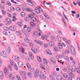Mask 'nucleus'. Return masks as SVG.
Here are the masks:
<instances>
[{
  "mask_svg": "<svg viewBox=\"0 0 80 80\" xmlns=\"http://www.w3.org/2000/svg\"><path fill=\"white\" fill-rule=\"evenodd\" d=\"M37 30L39 32V33H38L37 31H35L34 32H32V35L33 36V37L35 38H37L38 36H41V35L42 33V32L39 28H38L37 29Z\"/></svg>",
  "mask_w": 80,
  "mask_h": 80,
  "instance_id": "nucleus-1",
  "label": "nucleus"
},
{
  "mask_svg": "<svg viewBox=\"0 0 80 80\" xmlns=\"http://www.w3.org/2000/svg\"><path fill=\"white\" fill-rule=\"evenodd\" d=\"M9 38L11 41H13L15 40V36L13 34H12L9 35Z\"/></svg>",
  "mask_w": 80,
  "mask_h": 80,
  "instance_id": "nucleus-2",
  "label": "nucleus"
},
{
  "mask_svg": "<svg viewBox=\"0 0 80 80\" xmlns=\"http://www.w3.org/2000/svg\"><path fill=\"white\" fill-rule=\"evenodd\" d=\"M35 73L34 74V77L35 78H37L39 75V74L40 73V72L39 71L38 69H37L35 72Z\"/></svg>",
  "mask_w": 80,
  "mask_h": 80,
  "instance_id": "nucleus-3",
  "label": "nucleus"
},
{
  "mask_svg": "<svg viewBox=\"0 0 80 80\" xmlns=\"http://www.w3.org/2000/svg\"><path fill=\"white\" fill-rule=\"evenodd\" d=\"M72 70H76L79 73H80V71H79V69L78 68H76V66L74 65H73L72 67Z\"/></svg>",
  "mask_w": 80,
  "mask_h": 80,
  "instance_id": "nucleus-4",
  "label": "nucleus"
},
{
  "mask_svg": "<svg viewBox=\"0 0 80 80\" xmlns=\"http://www.w3.org/2000/svg\"><path fill=\"white\" fill-rule=\"evenodd\" d=\"M70 49H71V52L73 53V54H74V55L76 53L75 52V48H74L73 47V46H71L70 47Z\"/></svg>",
  "mask_w": 80,
  "mask_h": 80,
  "instance_id": "nucleus-5",
  "label": "nucleus"
},
{
  "mask_svg": "<svg viewBox=\"0 0 80 80\" xmlns=\"http://www.w3.org/2000/svg\"><path fill=\"white\" fill-rule=\"evenodd\" d=\"M1 55L4 57V58H7L8 57L7 54L3 51H2L1 53Z\"/></svg>",
  "mask_w": 80,
  "mask_h": 80,
  "instance_id": "nucleus-6",
  "label": "nucleus"
},
{
  "mask_svg": "<svg viewBox=\"0 0 80 80\" xmlns=\"http://www.w3.org/2000/svg\"><path fill=\"white\" fill-rule=\"evenodd\" d=\"M18 67L19 68H22L23 65V63L21 61H19L18 63Z\"/></svg>",
  "mask_w": 80,
  "mask_h": 80,
  "instance_id": "nucleus-7",
  "label": "nucleus"
},
{
  "mask_svg": "<svg viewBox=\"0 0 80 80\" xmlns=\"http://www.w3.org/2000/svg\"><path fill=\"white\" fill-rule=\"evenodd\" d=\"M35 11L37 13H38L40 12V11H42V9L40 8H39V9L36 8L35 9Z\"/></svg>",
  "mask_w": 80,
  "mask_h": 80,
  "instance_id": "nucleus-8",
  "label": "nucleus"
},
{
  "mask_svg": "<svg viewBox=\"0 0 80 80\" xmlns=\"http://www.w3.org/2000/svg\"><path fill=\"white\" fill-rule=\"evenodd\" d=\"M20 75L21 76H26L27 74L25 72V71H22L20 72Z\"/></svg>",
  "mask_w": 80,
  "mask_h": 80,
  "instance_id": "nucleus-9",
  "label": "nucleus"
},
{
  "mask_svg": "<svg viewBox=\"0 0 80 80\" xmlns=\"http://www.w3.org/2000/svg\"><path fill=\"white\" fill-rule=\"evenodd\" d=\"M29 57H30L32 60H33L34 59V56H33V54L31 52H29Z\"/></svg>",
  "mask_w": 80,
  "mask_h": 80,
  "instance_id": "nucleus-10",
  "label": "nucleus"
},
{
  "mask_svg": "<svg viewBox=\"0 0 80 80\" xmlns=\"http://www.w3.org/2000/svg\"><path fill=\"white\" fill-rule=\"evenodd\" d=\"M30 71V72L31 74H33L35 70L34 69V68H30L28 69Z\"/></svg>",
  "mask_w": 80,
  "mask_h": 80,
  "instance_id": "nucleus-11",
  "label": "nucleus"
},
{
  "mask_svg": "<svg viewBox=\"0 0 80 80\" xmlns=\"http://www.w3.org/2000/svg\"><path fill=\"white\" fill-rule=\"evenodd\" d=\"M49 45L50 46H52V47H53L55 45V42L53 41H50L49 42Z\"/></svg>",
  "mask_w": 80,
  "mask_h": 80,
  "instance_id": "nucleus-12",
  "label": "nucleus"
},
{
  "mask_svg": "<svg viewBox=\"0 0 80 80\" xmlns=\"http://www.w3.org/2000/svg\"><path fill=\"white\" fill-rule=\"evenodd\" d=\"M6 22H7V23L9 25H10V24H11V23H12V21L10 20V19L9 18H6Z\"/></svg>",
  "mask_w": 80,
  "mask_h": 80,
  "instance_id": "nucleus-13",
  "label": "nucleus"
},
{
  "mask_svg": "<svg viewBox=\"0 0 80 80\" xmlns=\"http://www.w3.org/2000/svg\"><path fill=\"white\" fill-rule=\"evenodd\" d=\"M45 65L43 64V63H40V67L41 69H42V70H45V68L44 67H45Z\"/></svg>",
  "mask_w": 80,
  "mask_h": 80,
  "instance_id": "nucleus-14",
  "label": "nucleus"
},
{
  "mask_svg": "<svg viewBox=\"0 0 80 80\" xmlns=\"http://www.w3.org/2000/svg\"><path fill=\"white\" fill-rule=\"evenodd\" d=\"M4 73H6L7 75L8 74L9 72H8V69L7 68H4Z\"/></svg>",
  "mask_w": 80,
  "mask_h": 80,
  "instance_id": "nucleus-15",
  "label": "nucleus"
},
{
  "mask_svg": "<svg viewBox=\"0 0 80 80\" xmlns=\"http://www.w3.org/2000/svg\"><path fill=\"white\" fill-rule=\"evenodd\" d=\"M56 78L58 80H62V77L60 75H58L56 77Z\"/></svg>",
  "mask_w": 80,
  "mask_h": 80,
  "instance_id": "nucleus-16",
  "label": "nucleus"
},
{
  "mask_svg": "<svg viewBox=\"0 0 80 80\" xmlns=\"http://www.w3.org/2000/svg\"><path fill=\"white\" fill-rule=\"evenodd\" d=\"M39 78L41 79H44L45 78V76L43 74H41L39 75Z\"/></svg>",
  "mask_w": 80,
  "mask_h": 80,
  "instance_id": "nucleus-17",
  "label": "nucleus"
},
{
  "mask_svg": "<svg viewBox=\"0 0 80 80\" xmlns=\"http://www.w3.org/2000/svg\"><path fill=\"white\" fill-rule=\"evenodd\" d=\"M61 42H59L58 44V47L60 49H62L63 48V46L61 44Z\"/></svg>",
  "mask_w": 80,
  "mask_h": 80,
  "instance_id": "nucleus-18",
  "label": "nucleus"
},
{
  "mask_svg": "<svg viewBox=\"0 0 80 80\" xmlns=\"http://www.w3.org/2000/svg\"><path fill=\"white\" fill-rule=\"evenodd\" d=\"M24 41L25 43H28L29 42H30V40L27 37H25L24 38Z\"/></svg>",
  "mask_w": 80,
  "mask_h": 80,
  "instance_id": "nucleus-19",
  "label": "nucleus"
},
{
  "mask_svg": "<svg viewBox=\"0 0 80 80\" xmlns=\"http://www.w3.org/2000/svg\"><path fill=\"white\" fill-rule=\"evenodd\" d=\"M43 14L46 18H47L48 19H49L50 18V17L47 15V14L44 12L43 13Z\"/></svg>",
  "mask_w": 80,
  "mask_h": 80,
  "instance_id": "nucleus-20",
  "label": "nucleus"
},
{
  "mask_svg": "<svg viewBox=\"0 0 80 80\" xmlns=\"http://www.w3.org/2000/svg\"><path fill=\"white\" fill-rule=\"evenodd\" d=\"M14 60L15 61L17 62L18 60H20V57L18 56H16L14 58Z\"/></svg>",
  "mask_w": 80,
  "mask_h": 80,
  "instance_id": "nucleus-21",
  "label": "nucleus"
},
{
  "mask_svg": "<svg viewBox=\"0 0 80 80\" xmlns=\"http://www.w3.org/2000/svg\"><path fill=\"white\" fill-rule=\"evenodd\" d=\"M19 50L22 53H25V50H24V48H21L19 49Z\"/></svg>",
  "mask_w": 80,
  "mask_h": 80,
  "instance_id": "nucleus-22",
  "label": "nucleus"
},
{
  "mask_svg": "<svg viewBox=\"0 0 80 80\" xmlns=\"http://www.w3.org/2000/svg\"><path fill=\"white\" fill-rule=\"evenodd\" d=\"M17 24L18 27H22V26H23V24H22V23L20 22H18L17 23Z\"/></svg>",
  "mask_w": 80,
  "mask_h": 80,
  "instance_id": "nucleus-23",
  "label": "nucleus"
},
{
  "mask_svg": "<svg viewBox=\"0 0 80 80\" xmlns=\"http://www.w3.org/2000/svg\"><path fill=\"white\" fill-rule=\"evenodd\" d=\"M8 29L9 30H13V28H14V27L13 26H9L8 28Z\"/></svg>",
  "mask_w": 80,
  "mask_h": 80,
  "instance_id": "nucleus-24",
  "label": "nucleus"
},
{
  "mask_svg": "<svg viewBox=\"0 0 80 80\" xmlns=\"http://www.w3.org/2000/svg\"><path fill=\"white\" fill-rule=\"evenodd\" d=\"M31 50L32 52H33V53H37V52L35 51V49L34 48H31Z\"/></svg>",
  "mask_w": 80,
  "mask_h": 80,
  "instance_id": "nucleus-25",
  "label": "nucleus"
},
{
  "mask_svg": "<svg viewBox=\"0 0 80 80\" xmlns=\"http://www.w3.org/2000/svg\"><path fill=\"white\" fill-rule=\"evenodd\" d=\"M8 49H6V51L8 53H10V48L9 46H7Z\"/></svg>",
  "mask_w": 80,
  "mask_h": 80,
  "instance_id": "nucleus-26",
  "label": "nucleus"
},
{
  "mask_svg": "<svg viewBox=\"0 0 80 80\" xmlns=\"http://www.w3.org/2000/svg\"><path fill=\"white\" fill-rule=\"evenodd\" d=\"M50 60H51L52 63H55L56 62V61L55 59L53 58H51Z\"/></svg>",
  "mask_w": 80,
  "mask_h": 80,
  "instance_id": "nucleus-27",
  "label": "nucleus"
},
{
  "mask_svg": "<svg viewBox=\"0 0 80 80\" xmlns=\"http://www.w3.org/2000/svg\"><path fill=\"white\" fill-rule=\"evenodd\" d=\"M57 37L58 39V41L59 42H62V40L61 39V37H60V36H58Z\"/></svg>",
  "mask_w": 80,
  "mask_h": 80,
  "instance_id": "nucleus-28",
  "label": "nucleus"
},
{
  "mask_svg": "<svg viewBox=\"0 0 80 80\" xmlns=\"http://www.w3.org/2000/svg\"><path fill=\"white\" fill-rule=\"evenodd\" d=\"M62 56L61 55H58L57 56L56 58H57V59H60L61 58H62Z\"/></svg>",
  "mask_w": 80,
  "mask_h": 80,
  "instance_id": "nucleus-29",
  "label": "nucleus"
},
{
  "mask_svg": "<svg viewBox=\"0 0 80 80\" xmlns=\"http://www.w3.org/2000/svg\"><path fill=\"white\" fill-rule=\"evenodd\" d=\"M37 58L38 62H42V59H41V58H40V57L38 56L37 57Z\"/></svg>",
  "mask_w": 80,
  "mask_h": 80,
  "instance_id": "nucleus-30",
  "label": "nucleus"
},
{
  "mask_svg": "<svg viewBox=\"0 0 80 80\" xmlns=\"http://www.w3.org/2000/svg\"><path fill=\"white\" fill-rule=\"evenodd\" d=\"M47 36H45L44 35H42L41 36V38H42V40H44V39H45V38H47Z\"/></svg>",
  "mask_w": 80,
  "mask_h": 80,
  "instance_id": "nucleus-31",
  "label": "nucleus"
},
{
  "mask_svg": "<svg viewBox=\"0 0 80 80\" xmlns=\"http://www.w3.org/2000/svg\"><path fill=\"white\" fill-rule=\"evenodd\" d=\"M30 24L33 27H35V24L33 22H31Z\"/></svg>",
  "mask_w": 80,
  "mask_h": 80,
  "instance_id": "nucleus-32",
  "label": "nucleus"
},
{
  "mask_svg": "<svg viewBox=\"0 0 80 80\" xmlns=\"http://www.w3.org/2000/svg\"><path fill=\"white\" fill-rule=\"evenodd\" d=\"M26 10L28 12H33V10L32 9H29L28 8H26Z\"/></svg>",
  "mask_w": 80,
  "mask_h": 80,
  "instance_id": "nucleus-33",
  "label": "nucleus"
},
{
  "mask_svg": "<svg viewBox=\"0 0 80 80\" xmlns=\"http://www.w3.org/2000/svg\"><path fill=\"white\" fill-rule=\"evenodd\" d=\"M32 29V28L30 27H28V32H31V30Z\"/></svg>",
  "mask_w": 80,
  "mask_h": 80,
  "instance_id": "nucleus-34",
  "label": "nucleus"
},
{
  "mask_svg": "<svg viewBox=\"0 0 80 80\" xmlns=\"http://www.w3.org/2000/svg\"><path fill=\"white\" fill-rule=\"evenodd\" d=\"M26 65L28 69L31 68V66H30V65L28 63H27Z\"/></svg>",
  "mask_w": 80,
  "mask_h": 80,
  "instance_id": "nucleus-35",
  "label": "nucleus"
},
{
  "mask_svg": "<svg viewBox=\"0 0 80 80\" xmlns=\"http://www.w3.org/2000/svg\"><path fill=\"white\" fill-rule=\"evenodd\" d=\"M21 15L22 17H25V12H22L21 14Z\"/></svg>",
  "mask_w": 80,
  "mask_h": 80,
  "instance_id": "nucleus-36",
  "label": "nucleus"
},
{
  "mask_svg": "<svg viewBox=\"0 0 80 80\" xmlns=\"http://www.w3.org/2000/svg\"><path fill=\"white\" fill-rule=\"evenodd\" d=\"M30 20L32 22H35V21L37 20V19H36L35 18H32Z\"/></svg>",
  "mask_w": 80,
  "mask_h": 80,
  "instance_id": "nucleus-37",
  "label": "nucleus"
},
{
  "mask_svg": "<svg viewBox=\"0 0 80 80\" xmlns=\"http://www.w3.org/2000/svg\"><path fill=\"white\" fill-rule=\"evenodd\" d=\"M63 77H65V78H68V75H67V74L66 73H63Z\"/></svg>",
  "mask_w": 80,
  "mask_h": 80,
  "instance_id": "nucleus-38",
  "label": "nucleus"
},
{
  "mask_svg": "<svg viewBox=\"0 0 80 80\" xmlns=\"http://www.w3.org/2000/svg\"><path fill=\"white\" fill-rule=\"evenodd\" d=\"M32 74H31L30 72H29L28 73V75L29 77H30V78L32 77Z\"/></svg>",
  "mask_w": 80,
  "mask_h": 80,
  "instance_id": "nucleus-39",
  "label": "nucleus"
},
{
  "mask_svg": "<svg viewBox=\"0 0 80 80\" xmlns=\"http://www.w3.org/2000/svg\"><path fill=\"white\" fill-rule=\"evenodd\" d=\"M16 77L18 80H21V79L20 78V77L19 75H16Z\"/></svg>",
  "mask_w": 80,
  "mask_h": 80,
  "instance_id": "nucleus-40",
  "label": "nucleus"
},
{
  "mask_svg": "<svg viewBox=\"0 0 80 80\" xmlns=\"http://www.w3.org/2000/svg\"><path fill=\"white\" fill-rule=\"evenodd\" d=\"M16 10H17V11H18V12H20L21 10V8H20L19 7H18L16 8Z\"/></svg>",
  "mask_w": 80,
  "mask_h": 80,
  "instance_id": "nucleus-41",
  "label": "nucleus"
},
{
  "mask_svg": "<svg viewBox=\"0 0 80 80\" xmlns=\"http://www.w3.org/2000/svg\"><path fill=\"white\" fill-rule=\"evenodd\" d=\"M70 76L71 77H72V78H73L74 77H75V74L73 73H71L70 74Z\"/></svg>",
  "mask_w": 80,
  "mask_h": 80,
  "instance_id": "nucleus-42",
  "label": "nucleus"
},
{
  "mask_svg": "<svg viewBox=\"0 0 80 80\" xmlns=\"http://www.w3.org/2000/svg\"><path fill=\"white\" fill-rule=\"evenodd\" d=\"M47 52L49 55H51V52H50V51L49 49L47 50Z\"/></svg>",
  "mask_w": 80,
  "mask_h": 80,
  "instance_id": "nucleus-43",
  "label": "nucleus"
},
{
  "mask_svg": "<svg viewBox=\"0 0 80 80\" xmlns=\"http://www.w3.org/2000/svg\"><path fill=\"white\" fill-rule=\"evenodd\" d=\"M9 77L11 79H13V78H15L14 77H13V75L12 74H10L9 75Z\"/></svg>",
  "mask_w": 80,
  "mask_h": 80,
  "instance_id": "nucleus-44",
  "label": "nucleus"
},
{
  "mask_svg": "<svg viewBox=\"0 0 80 80\" xmlns=\"http://www.w3.org/2000/svg\"><path fill=\"white\" fill-rule=\"evenodd\" d=\"M2 33L4 35H8V34H7V32L5 31H3L2 32Z\"/></svg>",
  "mask_w": 80,
  "mask_h": 80,
  "instance_id": "nucleus-45",
  "label": "nucleus"
},
{
  "mask_svg": "<svg viewBox=\"0 0 80 80\" xmlns=\"http://www.w3.org/2000/svg\"><path fill=\"white\" fill-rule=\"evenodd\" d=\"M49 78L51 80H54V79H55V78H53V76H52V75H50L49 76Z\"/></svg>",
  "mask_w": 80,
  "mask_h": 80,
  "instance_id": "nucleus-46",
  "label": "nucleus"
},
{
  "mask_svg": "<svg viewBox=\"0 0 80 80\" xmlns=\"http://www.w3.org/2000/svg\"><path fill=\"white\" fill-rule=\"evenodd\" d=\"M2 14L4 15H5L6 14V12H5V11L4 10H2Z\"/></svg>",
  "mask_w": 80,
  "mask_h": 80,
  "instance_id": "nucleus-47",
  "label": "nucleus"
},
{
  "mask_svg": "<svg viewBox=\"0 0 80 80\" xmlns=\"http://www.w3.org/2000/svg\"><path fill=\"white\" fill-rule=\"evenodd\" d=\"M54 49L55 51H58V48L56 46L54 47Z\"/></svg>",
  "mask_w": 80,
  "mask_h": 80,
  "instance_id": "nucleus-48",
  "label": "nucleus"
},
{
  "mask_svg": "<svg viewBox=\"0 0 80 80\" xmlns=\"http://www.w3.org/2000/svg\"><path fill=\"white\" fill-rule=\"evenodd\" d=\"M28 17L30 18H33V15L32 14H29L28 15Z\"/></svg>",
  "mask_w": 80,
  "mask_h": 80,
  "instance_id": "nucleus-49",
  "label": "nucleus"
},
{
  "mask_svg": "<svg viewBox=\"0 0 80 80\" xmlns=\"http://www.w3.org/2000/svg\"><path fill=\"white\" fill-rule=\"evenodd\" d=\"M10 63L11 65H15V64H14V63H13V61H10Z\"/></svg>",
  "mask_w": 80,
  "mask_h": 80,
  "instance_id": "nucleus-50",
  "label": "nucleus"
},
{
  "mask_svg": "<svg viewBox=\"0 0 80 80\" xmlns=\"http://www.w3.org/2000/svg\"><path fill=\"white\" fill-rule=\"evenodd\" d=\"M43 62L44 63H45L46 65H47V64H48L47 62V61H46L45 59L44 58L43 59Z\"/></svg>",
  "mask_w": 80,
  "mask_h": 80,
  "instance_id": "nucleus-51",
  "label": "nucleus"
},
{
  "mask_svg": "<svg viewBox=\"0 0 80 80\" xmlns=\"http://www.w3.org/2000/svg\"><path fill=\"white\" fill-rule=\"evenodd\" d=\"M0 77H3V74L2 71H0Z\"/></svg>",
  "mask_w": 80,
  "mask_h": 80,
  "instance_id": "nucleus-52",
  "label": "nucleus"
},
{
  "mask_svg": "<svg viewBox=\"0 0 80 80\" xmlns=\"http://www.w3.org/2000/svg\"><path fill=\"white\" fill-rule=\"evenodd\" d=\"M52 74L53 75H54V76H56V75H57V73L55 72H52Z\"/></svg>",
  "mask_w": 80,
  "mask_h": 80,
  "instance_id": "nucleus-53",
  "label": "nucleus"
},
{
  "mask_svg": "<svg viewBox=\"0 0 80 80\" xmlns=\"http://www.w3.org/2000/svg\"><path fill=\"white\" fill-rule=\"evenodd\" d=\"M68 73L69 74V75H70L71 73H72V70H69L68 71Z\"/></svg>",
  "mask_w": 80,
  "mask_h": 80,
  "instance_id": "nucleus-54",
  "label": "nucleus"
},
{
  "mask_svg": "<svg viewBox=\"0 0 80 80\" xmlns=\"http://www.w3.org/2000/svg\"><path fill=\"white\" fill-rule=\"evenodd\" d=\"M27 1L29 3H31V4H32L33 5V2H32V1L31 0H27Z\"/></svg>",
  "mask_w": 80,
  "mask_h": 80,
  "instance_id": "nucleus-55",
  "label": "nucleus"
},
{
  "mask_svg": "<svg viewBox=\"0 0 80 80\" xmlns=\"http://www.w3.org/2000/svg\"><path fill=\"white\" fill-rule=\"evenodd\" d=\"M8 68L10 71H12V67L10 66H9L8 67Z\"/></svg>",
  "mask_w": 80,
  "mask_h": 80,
  "instance_id": "nucleus-56",
  "label": "nucleus"
},
{
  "mask_svg": "<svg viewBox=\"0 0 80 80\" xmlns=\"http://www.w3.org/2000/svg\"><path fill=\"white\" fill-rule=\"evenodd\" d=\"M23 46L25 47H27V45L25 43H22Z\"/></svg>",
  "mask_w": 80,
  "mask_h": 80,
  "instance_id": "nucleus-57",
  "label": "nucleus"
},
{
  "mask_svg": "<svg viewBox=\"0 0 80 80\" xmlns=\"http://www.w3.org/2000/svg\"><path fill=\"white\" fill-rule=\"evenodd\" d=\"M58 32L59 35H62V32L61 31H58Z\"/></svg>",
  "mask_w": 80,
  "mask_h": 80,
  "instance_id": "nucleus-58",
  "label": "nucleus"
},
{
  "mask_svg": "<svg viewBox=\"0 0 80 80\" xmlns=\"http://www.w3.org/2000/svg\"><path fill=\"white\" fill-rule=\"evenodd\" d=\"M68 80H72V79L71 78V77H69L68 76V78H66Z\"/></svg>",
  "mask_w": 80,
  "mask_h": 80,
  "instance_id": "nucleus-59",
  "label": "nucleus"
},
{
  "mask_svg": "<svg viewBox=\"0 0 80 80\" xmlns=\"http://www.w3.org/2000/svg\"><path fill=\"white\" fill-rule=\"evenodd\" d=\"M7 4L8 5H9V6H11V4L10 3V2H7Z\"/></svg>",
  "mask_w": 80,
  "mask_h": 80,
  "instance_id": "nucleus-60",
  "label": "nucleus"
},
{
  "mask_svg": "<svg viewBox=\"0 0 80 80\" xmlns=\"http://www.w3.org/2000/svg\"><path fill=\"white\" fill-rule=\"evenodd\" d=\"M29 46H30V47H33V44L32 43L30 42L29 43Z\"/></svg>",
  "mask_w": 80,
  "mask_h": 80,
  "instance_id": "nucleus-61",
  "label": "nucleus"
},
{
  "mask_svg": "<svg viewBox=\"0 0 80 80\" xmlns=\"http://www.w3.org/2000/svg\"><path fill=\"white\" fill-rule=\"evenodd\" d=\"M51 39L52 40H55V38L54 37H53V36H51Z\"/></svg>",
  "mask_w": 80,
  "mask_h": 80,
  "instance_id": "nucleus-62",
  "label": "nucleus"
},
{
  "mask_svg": "<svg viewBox=\"0 0 80 80\" xmlns=\"http://www.w3.org/2000/svg\"><path fill=\"white\" fill-rule=\"evenodd\" d=\"M24 20L25 21H26V22H27L28 21V18L27 17H25L24 18Z\"/></svg>",
  "mask_w": 80,
  "mask_h": 80,
  "instance_id": "nucleus-63",
  "label": "nucleus"
},
{
  "mask_svg": "<svg viewBox=\"0 0 80 80\" xmlns=\"http://www.w3.org/2000/svg\"><path fill=\"white\" fill-rule=\"evenodd\" d=\"M44 47L45 48H47L48 47V45L47 44H44Z\"/></svg>",
  "mask_w": 80,
  "mask_h": 80,
  "instance_id": "nucleus-64",
  "label": "nucleus"
}]
</instances>
